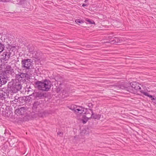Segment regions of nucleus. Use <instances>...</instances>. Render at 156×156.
Masks as SVG:
<instances>
[{
    "label": "nucleus",
    "instance_id": "f257e3e1",
    "mask_svg": "<svg viewBox=\"0 0 156 156\" xmlns=\"http://www.w3.org/2000/svg\"><path fill=\"white\" fill-rule=\"evenodd\" d=\"M37 88L44 91H47L51 88V83L50 81L45 80L44 81H37L35 83Z\"/></svg>",
    "mask_w": 156,
    "mask_h": 156
},
{
    "label": "nucleus",
    "instance_id": "6e6552de",
    "mask_svg": "<svg viewBox=\"0 0 156 156\" xmlns=\"http://www.w3.org/2000/svg\"><path fill=\"white\" fill-rule=\"evenodd\" d=\"M143 94L144 95L148 96L149 97L151 100L153 101L155 104H156V97L153 96L151 95H150L148 94V93L145 92H143Z\"/></svg>",
    "mask_w": 156,
    "mask_h": 156
},
{
    "label": "nucleus",
    "instance_id": "4468645a",
    "mask_svg": "<svg viewBox=\"0 0 156 156\" xmlns=\"http://www.w3.org/2000/svg\"><path fill=\"white\" fill-rule=\"evenodd\" d=\"M89 117L88 116H87L85 115H83L82 116V122L84 123H85L90 118H89Z\"/></svg>",
    "mask_w": 156,
    "mask_h": 156
},
{
    "label": "nucleus",
    "instance_id": "b1692460",
    "mask_svg": "<svg viewBox=\"0 0 156 156\" xmlns=\"http://www.w3.org/2000/svg\"><path fill=\"white\" fill-rule=\"evenodd\" d=\"M8 0H0V2H5L7 1Z\"/></svg>",
    "mask_w": 156,
    "mask_h": 156
},
{
    "label": "nucleus",
    "instance_id": "bb28decb",
    "mask_svg": "<svg viewBox=\"0 0 156 156\" xmlns=\"http://www.w3.org/2000/svg\"><path fill=\"white\" fill-rule=\"evenodd\" d=\"M84 2L85 3H87L88 2V0H85L84 1Z\"/></svg>",
    "mask_w": 156,
    "mask_h": 156
},
{
    "label": "nucleus",
    "instance_id": "9d476101",
    "mask_svg": "<svg viewBox=\"0 0 156 156\" xmlns=\"http://www.w3.org/2000/svg\"><path fill=\"white\" fill-rule=\"evenodd\" d=\"M1 67L2 69H6L5 71H9L10 69L11 68V66L7 64V63L5 64L2 63L1 65Z\"/></svg>",
    "mask_w": 156,
    "mask_h": 156
},
{
    "label": "nucleus",
    "instance_id": "2eb2a0df",
    "mask_svg": "<svg viewBox=\"0 0 156 156\" xmlns=\"http://www.w3.org/2000/svg\"><path fill=\"white\" fill-rule=\"evenodd\" d=\"M25 110L24 107H21L16 110V111L19 112L21 115H22L23 113L24 110Z\"/></svg>",
    "mask_w": 156,
    "mask_h": 156
},
{
    "label": "nucleus",
    "instance_id": "a878e982",
    "mask_svg": "<svg viewBox=\"0 0 156 156\" xmlns=\"http://www.w3.org/2000/svg\"><path fill=\"white\" fill-rule=\"evenodd\" d=\"M82 5L83 7H84L87 6V5L86 4H83Z\"/></svg>",
    "mask_w": 156,
    "mask_h": 156
},
{
    "label": "nucleus",
    "instance_id": "412c9836",
    "mask_svg": "<svg viewBox=\"0 0 156 156\" xmlns=\"http://www.w3.org/2000/svg\"><path fill=\"white\" fill-rule=\"evenodd\" d=\"M87 106L90 108V109H92L91 108L93 107V104L91 103H89L88 104Z\"/></svg>",
    "mask_w": 156,
    "mask_h": 156
},
{
    "label": "nucleus",
    "instance_id": "393cba45",
    "mask_svg": "<svg viewBox=\"0 0 156 156\" xmlns=\"http://www.w3.org/2000/svg\"><path fill=\"white\" fill-rule=\"evenodd\" d=\"M120 41H125V39L124 38H122L121 39H120Z\"/></svg>",
    "mask_w": 156,
    "mask_h": 156
},
{
    "label": "nucleus",
    "instance_id": "f03ea898",
    "mask_svg": "<svg viewBox=\"0 0 156 156\" xmlns=\"http://www.w3.org/2000/svg\"><path fill=\"white\" fill-rule=\"evenodd\" d=\"M69 108L76 113L82 114L84 112L85 108L82 106L73 105H71Z\"/></svg>",
    "mask_w": 156,
    "mask_h": 156
},
{
    "label": "nucleus",
    "instance_id": "39448f33",
    "mask_svg": "<svg viewBox=\"0 0 156 156\" xmlns=\"http://www.w3.org/2000/svg\"><path fill=\"white\" fill-rule=\"evenodd\" d=\"M16 83L15 84L14 83L12 85L13 87V91L14 92H16L20 90L21 89V85L20 82H19V80H16Z\"/></svg>",
    "mask_w": 156,
    "mask_h": 156
},
{
    "label": "nucleus",
    "instance_id": "7ed1b4c3",
    "mask_svg": "<svg viewBox=\"0 0 156 156\" xmlns=\"http://www.w3.org/2000/svg\"><path fill=\"white\" fill-rule=\"evenodd\" d=\"M130 85L131 87L136 90H138L143 94L142 92H145V90H141V88L139 85V83L136 82H133L130 83Z\"/></svg>",
    "mask_w": 156,
    "mask_h": 156
},
{
    "label": "nucleus",
    "instance_id": "dca6fc26",
    "mask_svg": "<svg viewBox=\"0 0 156 156\" xmlns=\"http://www.w3.org/2000/svg\"><path fill=\"white\" fill-rule=\"evenodd\" d=\"M6 73L5 72H2L0 74V78H6L7 77L6 75Z\"/></svg>",
    "mask_w": 156,
    "mask_h": 156
},
{
    "label": "nucleus",
    "instance_id": "20e7f679",
    "mask_svg": "<svg viewBox=\"0 0 156 156\" xmlns=\"http://www.w3.org/2000/svg\"><path fill=\"white\" fill-rule=\"evenodd\" d=\"M22 66L27 69H29L32 66V62L30 59H24L21 62Z\"/></svg>",
    "mask_w": 156,
    "mask_h": 156
},
{
    "label": "nucleus",
    "instance_id": "5701e85b",
    "mask_svg": "<svg viewBox=\"0 0 156 156\" xmlns=\"http://www.w3.org/2000/svg\"><path fill=\"white\" fill-rule=\"evenodd\" d=\"M57 134L58 135H60V136H62L63 135V133L61 131H58L57 133Z\"/></svg>",
    "mask_w": 156,
    "mask_h": 156
},
{
    "label": "nucleus",
    "instance_id": "f3484780",
    "mask_svg": "<svg viewBox=\"0 0 156 156\" xmlns=\"http://www.w3.org/2000/svg\"><path fill=\"white\" fill-rule=\"evenodd\" d=\"M4 48V45L2 44L0 42V53L2 52L3 51Z\"/></svg>",
    "mask_w": 156,
    "mask_h": 156
},
{
    "label": "nucleus",
    "instance_id": "6ab92c4d",
    "mask_svg": "<svg viewBox=\"0 0 156 156\" xmlns=\"http://www.w3.org/2000/svg\"><path fill=\"white\" fill-rule=\"evenodd\" d=\"M39 105V103L38 101L35 102L33 104V108H37V106Z\"/></svg>",
    "mask_w": 156,
    "mask_h": 156
},
{
    "label": "nucleus",
    "instance_id": "aec40b11",
    "mask_svg": "<svg viewBox=\"0 0 156 156\" xmlns=\"http://www.w3.org/2000/svg\"><path fill=\"white\" fill-rule=\"evenodd\" d=\"M75 22L76 23H83V21H82V20H80L79 19L76 20H75Z\"/></svg>",
    "mask_w": 156,
    "mask_h": 156
},
{
    "label": "nucleus",
    "instance_id": "4be33fe9",
    "mask_svg": "<svg viewBox=\"0 0 156 156\" xmlns=\"http://www.w3.org/2000/svg\"><path fill=\"white\" fill-rule=\"evenodd\" d=\"M6 79H1V78H0V81L1 82L2 84H5L6 82V81H5V83L4 82H3V83H2V80L3 81L4 79L5 80Z\"/></svg>",
    "mask_w": 156,
    "mask_h": 156
},
{
    "label": "nucleus",
    "instance_id": "0eeeda50",
    "mask_svg": "<svg viewBox=\"0 0 156 156\" xmlns=\"http://www.w3.org/2000/svg\"><path fill=\"white\" fill-rule=\"evenodd\" d=\"M90 110L92 114L89 116V118H92L94 119L99 120L101 118V115L100 114H94L93 112L92 109H90Z\"/></svg>",
    "mask_w": 156,
    "mask_h": 156
},
{
    "label": "nucleus",
    "instance_id": "c85d7f7f",
    "mask_svg": "<svg viewBox=\"0 0 156 156\" xmlns=\"http://www.w3.org/2000/svg\"><path fill=\"white\" fill-rule=\"evenodd\" d=\"M35 60V61H37V60Z\"/></svg>",
    "mask_w": 156,
    "mask_h": 156
},
{
    "label": "nucleus",
    "instance_id": "9b49d317",
    "mask_svg": "<svg viewBox=\"0 0 156 156\" xmlns=\"http://www.w3.org/2000/svg\"><path fill=\"white\" fill-rule=\"evenodd\" d=\"M31 75L27 73H21L19 75L20 78H30L31 77Z\"/></svg>",
    "mask_w": 156,
    "mask_h": 156
},
{
    "label": "nucleus",
    "instance_id": "1a4fd4ad",
    "mask_svg": "<svg viewBox=\"0 0 156 156\" xmlns=\"http://www.w3.org/2000/svg\"><path fill=\"white\" fill-rule=\"evenodd\" d=\"M33 94L35 97L39 99L42 98L44 95V94L41 92H36L34 93Z\"/></svg>",
    "mask_w": 156,
    "mask_h": 156
},
{
    "label": "nucleus",
    "instance_id": "ddd939ff",
    "mask_svg": "<svg viewBox=\"0 0 156 156\" xmlns=\"http://www.w3.org/2000/svg\"><path fill=\"white\" fill-rule=\"evenodd\" d=\"M89 133V129L88 128H86L83 130L80 133L81 135L83 136L88 134Z\"/></svg>",
    "mask_w": 156,
    "mask_h": 156
},
{
    "label": "nucleus",
    "instance_id": "c756f323",
    "mask_svg": "<svg viewBox=\"0 0 156 156\" xmlns=\"http://www.w3.org/2000/svg\"><path fill=\"white\" fill-rule=\"evenodd\" d=\"M109 39H111V38H110L109 37Z\"/></svg>",
    "mask_w": 156,
    "mask_h": 156
},
{
    "label": "nucleus",
    "instance_id": "f8f14e48",
    "mask_svg": "<svg viewBox=\"0 0 156 156\" xmlns=\"http://www.w3.org/2000/svg\"><path fill=\"white\" fill-rule=\"evenodd\" d=\"M109 43L111 44H114L116 43H121V42L120 41V39L117 37H115L114 40L110 41Z\"/></svg>",
    "mask_w": 156,
    "mask_h": 156
},
{
    "label": "nucleus",
    "instance_id": "a211bd4d",
    "mask_svg": "<svg viewBox=\"0 0 156 156\" xmlns=\"http://www.w3.org/2000/svg\"><path fill=\"white\" fill-rule=\"evenodd\" d=\"M85 20L90 24H94L95 23L94 22L93 20H91L88 18H86Z\"/></svg>",
    "mask_w": 156,
    "mask_h": 156
},
{
    "label": "nucleus",
    "instance_id": "cd10ccee",
    "mask_svg": "<svg viewBox=\"0 0 156 156\" xmlns=\"http://www.w3.org/2000/svg\"><path fill=\"white\" fill-rule=\"evenodd\" d=\"M87 48H90V46L89 45H87Z\"/></svg>",
    "mask_w": 156,
    "mask_h": 156
},
{
    "label": "nucleus",
    "instance_id": "423d86ee",
    "mask_svg": "<svg viewBox=\"0 0 156 156\" xmlns=\"http://www.w3.org/2000/svg\"><path fill=\"white\" fill-rule=\"evenodd\" d=\"M11 53L9 52H4L2 55V59L5 61L8 60L10 58Z\"/></svg>",
    "mask_w": 156,
    "mask_h": 156
}]
</instances>
